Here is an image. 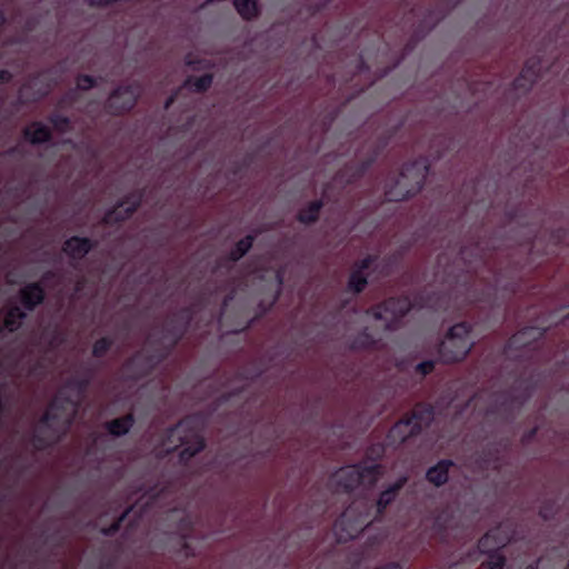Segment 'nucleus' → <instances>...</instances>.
Segmentation results:
<instances>
[{
  "mask_svg": "<svg viewBox=\"0 0 569 569\" xmlns=\"http://www.w3.org/2000/svg\"><path fill=\"white\" fill-rule=\"evenodd\" d=\"M174 100H176V96H174V94L170 96V97L166 100L164 108H166V109H169V108H170V106L174 102Z\"/></svg>",
  "mask_w": 569,
  "mask_h": 569,
  "instance_id": "48",
  "label": "nucleus"
},
{
  "mask_svg": "<svg viewBox=\"0 0 569 569\" xmlns=\"http://www.w3.org/2000/svg\"><path fill=\"white\" fill-rule=\"evenodd\" d=\"M238 171H239V169H238V168H236V169L233 170V173H234V174H237V173H238Z\"/></svg>",
  "mask_w": 569,
  "mask_h": 569,
  "instance_id": "58",
  "label": "nucleus"
},
{
  "mask_svg": "<svg viewBox=\"0 0 569 569\" xmlns=\"http://www.w3.org/2000/svg\"><path fill=\"white\" fill-rule=\"evenodd\" d=\"M379 338L370 332L368 328H365L350 341V349L358 351L375 350L379 343Z\"/></svg>",
  "mask_w": 569,
  "mask_h": 569,
  "instance_id": "28",
  "label": "nucleus"
},
{
  "mask_svg": "<svg viewBox=\"0 0 569 569\" xmlns=\"http://www.w3.org/2000/svg\"><path fill=\"white\" fill-rule=\"evenodd\" d=\"M50 90H51L50 84H47V86L40 88L39 90H37L33 93L32 101H39L42 98L47 97L48 93L50 92Z\"/></svg>",
  "mask_w": 569,
  "mask_h": 569,
  "instance_id": "41",
  "label": "nucleus"
},
{
  "mask_svg": "<svg viewBox=\"0 0 569 569\" xmlns=\"http://www.w3.org/2000/svg\"><path fill=\"white\" fill-rule=\"evenodd\" d=\"M78 100L77 89H70L64 92L57 102V108L59 109H68L72 107Z\"/></svg>",
  "mask_w": 569,
  "mask_h": 569,
  "instance_id": "37",
  "label": "nucleus"
},
{
  "mask_svg": "<svg viewBox=\"0 0 569 569\" xmlns=\"http://www.w3.org/2000/svg\"><path fill=\"white\" fill-rule=\"evenodd\" d=\"M254 240H256V236H253V234H247L246 237L240 239L234 244V247L230 250V252L228 253V256H227L228 261H230V262L239 261L252 248Z\"/></svg>",
  "mask_w": 569,
  "mask_h": 569,
  "instance_id": "31",
  "label": "nucleus"
},
{
  "mask_svg": "<svg viewBox=\"0 0 569 569\" xmlns=\"http://www.w3.org/2000/svg\"><path fill=\"white\" fill-rule=\"evenodd\" d=\"M405 565L400 561H390L385 565L375 567L373 569H403Z\"/></svg>",
  "mask_w": 569,
  "mask_h": 569,
  "instance_id": "42",
  "label": "nucleus"
},
{
  "mask_svg": "<svg viewBox=\"0 0 569 569\" xmlns=\"http://www.w3.org/2000/svg\"><path fill=\"white\" fill-rule=\"evenodd\" d=\"M164 443L177 447L183 446L179 452V461L188 463L196 455L206 447L203 437L194 428V419L184 417L174 426L169 427L164 433Z\"/></svg>",
  "mask_w": 569,
  "mask_h": 569,
  "instance_id": "6",
  "label": "nucleus"
},
{
  "mask_svg": "<svg viewBox=\"0 0 569 569\" xmlns=\"http://www.w3.org/2000/svg\"><path fill=\"white\" fill-rule=\"evenodd\" d=\"M80 401L72 399L69 396L59 392L48 406L46 412L41 416L39 425L51 430L53 433L58 432L56 426H61L68 429L76 417ZM59 436L46 437L42 435L40 428L31 436V443L36 450H46L57 443Z\"/></svg>",
  "mask_w": 569,
  "mask_h": 569,
  "instance_id": "2",
  "label": "nucleus"
},
{
  "mask_svg": "<svg viewBox=\"0 0 569 569\" xmlns=\"http://www.w3.org/2000/svg\"><path fill=\"white\" fill-rule=\"evenodd\" d=\"M471 331V325L466 321L450 327L438 346L439 361L450 365L465 360L475 345L470 337Z\"/></svg>",
  "mask_w": 569,
  "mask_h": 569,
  "instance_id": "7",
  "label": "nucleus"
},
{
  "mask_svg": "<svg viewBox=\"0 0 569 569\" xmlns=\"http://www.w3.org/2000/svg\"><path fill=\"white\" fill-rule=\"evenodd\" d=\"M467 268H471V261H468Z\"/></svg>",
  "mask_w": 569,
  "mask_h": 569,
  "instance_id": "59",
  "label": "nucleus"
},
{
  "mask_svg": "<svg viewBox=\"0 0 569 569\" xmlns=\"http://www.w3.org/2000/svg\"><path fill=\"white\" fill-rule=\"evenodd\" d=\"M435 419V408L430 403L419 402L413 409L399 419L388 431L389 445L399 447L408 439L419 436Z\"/></svg>",
  "mask_w": 569,
  "mask_h": 569,
  "instance_id": "5",
  "label": "nucleus"
},
{
  "mask_svg": "<svg viewBox=\"0 0 569 569\" xmlns=\"http://www.w3.org/2000/svg\"><path fill=\"white\" fill-rule=\"evenodd\" d=\"M546 330L539 327H525L509 338L506 347L507 349L529 348L531 343L542 338Z\"/></svg>",
  "mask_w": 569,
  "mask_h": 569,
  "instance_id": "19",
  "label": "nucleus"
},
{
  "mask_svg": "<svg viewBox=\"0 0 569 569\" xmlns=\"http://www.w3.org/2000/svg\"><path fill=\"white\" fill-rule=\"evenodd\" d=\"M379 156V150H375L368 158L356 163L350 162L343 166L335 176V180L343 186H350L359 181L372 167Z\"/></svg>",
  "mask_w": 569,
  "mask_h": 569,
  "instance_id": "14",
  "label": "nucleus"
},
{
  "mask_svg": "<svg viewBox=\"0 0 569 569\" xmlns=\"http://www.w3.org/2000/svg\"><path fill=\"white\" fill-rule=\"evenodd\" d=\"M323 206L325 202L322 199L313 200L309 202L307 207L300 209L296 218L303 224L316 223L319 220L320 211Z\"/></svg>",
  "mask_w": 569,
  "mask_h": 569,
  "instance_id": "29",
  "label": "nucleus"
},
{
  "mask_svg": "<svg viewBox=\"0 0 569 569\" xmlns=\"http://www.w3.org/2000/svg\"><path fill=\"white\" fill-rule=\"evenodd\" d=\"M526 569H537V568L533 566H528Z\"/></svg>",
  "mask_w": 569,
  "mask_h": 569,
  "instance_id": "57",
  "label": "nucleus"
},
{
  "mask_svg": "<svg viewBox=\"0 0 569 569\" xmlns=\"http://www.w3.org/2000/svg\"><path fill=\"white\" fill-rule=\"evenodd\" d=\"M430 163L426 157L403 164L401 171L389 177L385 184V197L388 201H402L420 192L429 174Z\"/></svg>",
  "mask_w": 569,
  "mask_h": 569,
  "instance_id": "3",
  "label": "nucleus"
},
{
  "mask_svg": "<svg viewBox=\"0 0 569 569\" xmlns=\"http://www.w3.org/2000/svg\"><path fill=\"white\" fill-rule=\"evenodd\" d=\"M430 297L419 292L413 299L409 296L390 297L368 309L367 313L376 320L385 321V329L393 331L398 329L402 318L413 308H433Z\"/></svg>",
  "mask_w": 569,
  "mask_h": 569,
  "instance_id": "4",
  "label": "nucleus"
},
{
  "mask_svg": "<svg viewBox=\"0 0 569 569\" xmlns=\"http://www.w3.org/2000/svg\"><path fill=\"white\" fill-rule=\"evenodd\" d=\"M18 152H19L18 147H12V148H10V149H8V150L6 151V153H7L8 156H13V154H17Z\"/></svg>",
  "mask_w": 569,
  "mask_h": 569,
  "instance_id": "49",
  "label": "nucleus"
},
{
  "mask_svg": "<svg viewBox=\"0 0 569 569\" xmlns=\"http://www.w3.org/2000/svg\"><path fill=\"white\" fill-rule=\"evenodd\" d=\"M376 260L377 256L368 254L355 263L347 283L349 292L359 295L366 289L368 284V276L366 274V271L371 268Z\"/></svg>",
  "mask_w": 569,
  "mask_h": 569,
  "instance_id": "16",
  "label": "nucleus"
},
{
  "mask_svg": "<svg viewBox=\"0 0 569 569\" xmlns=\"http://www.w3.org/2000/svg\"><path fill=\"white\" fill-rule=\"evenodd\" d=\"M276 279H277L278 286L279 287L282 286V283H283V272L281 270L277 271Z\"/></svg>",
  "mask_w": 569,
  "mask_h": 569,
  "instance_id": "46",
  "label": "nucleus"
},
{
  "mask_svg": "<svg viewBox=\"0 0 569 569\" xmlns=\"http://www.w3.org/2000/svg\"><path fill=\"white\" fill-rule=\"evenodd\" d=\"M11 80V72L6 69H0V84L9 83Z\"/></svg>",
  "mask_w": 569,
  "mask_h": 569,
  "instance_id": "43",
  "label": "nucleus"
},
{
  "mask_svg": "<svg viewBox=\"0 0 569 569\" xmlns=\"http://www.w3.org/2000/svg\"><path fill=\"white\" fill-rule=\"evenodd\" d=\"M488 559L481 563L486 569H503L506 565V557L501 550L497 552H490L487 555Z\"/></svg>",
  "mask_w": 569,
  "mask_h": 569,
  "instance_id": "36",
  "label": "nucleus"
},
{
  "mask_svg": "<svg viewBox=\"0 0 569 569\" xmlns=\"http://www.w3.org/2000/svg\"><path fill=\"white\" fill-rule=\"evenodd\" d=\"M476 555H477V550H473L472 552H470V553L468 555V558H472V557H473V556H476Z\"/></svg>",
  "mask_w": 569,
  "mask_h": 569,
  "instance_id": "54",
  "label": "nucleus"
},
{
  "mask_svg": "<svg viewBox=\"0 0 569 569\" xmlns=\"http://www.w3.org/2000/svg\"><path fill=\"white\" fill-rule=\"evenodd\" d=\"M455 466L451 459H441L426 472V479L435 487H441L449 480L450 468Z\"/></svg>",
  "mask_w": 569,
  "mask_h": 569,
  "instance_id": "22",
  "label": "nucleus"
},
{
  "mask_svg": "<svg viewBox=\"0 0 569 569\" xmlns=\"http://www.w3.org/2000/svg\"><path fill=\"white\" fill-rule=\"evenodd\" d=\"M368 523L367 513L356 515L353 506H349L335 521L333 530L338 541L346 542L357 538Z\"/></svg>",
  "mask_w": 569,
  "mask_h": 569,
  "instance_id": "10",
  "label": "nucleus"
},
{
  "mask_svg": "<svg viewBox=\"0 0 569 569\" xmlns=\"http://www.w3.org/2000/svg\"><path fill=\"white\" fill-rule=\"evenodd\" d=\"M27 312L22 310L19 306H11L10 308H8L3 317V325L7 329V332H17L22 327V323L27 319Z\"/></svg>",
  "mask_w": 569,
  "mask_h": 569,
  "instance_id": "27",
  "label": "nucleus"
},
{
  "mask_svg": "<svg viewBox=\"0 0 569 569\" xmlns=\"http://www.w3.org/2000/svg\"><path fill=\"white\" fill-rule=\"evenodd\" d=\"M94 375L96 372L91 367L84 366L80 375L71 377L66 381L64 387L74 391L77 400L81 401L91 386Z\"/></svg>",
  "mask_w": 569,
  "mask_h": 569,
  "instance_id": "20",
  "label": "nucleus"
},
{
  "mask_svg": "<svg viewBox=\"0 0 569 569\" xmlns=\"http://www.w3.org/2000/svg\"><path fill=\"white\" fill-rule=\"evenodd\" d=\"M98 242L88 237L72 236L63 242L62 251L72 260L83 259Z\"/></svg>",
  "mask_w": 569,
  "mask_h": 569,
  "instance_id": "18",
  "label": "nucleus"
},
{
  "mask_svg": "<svg viewBox=\"0 0 569 569\" xmlns=\"http://www.w3.org/2000/svg\"><path fill=\"white\" fill-rule=\"evenodd\" d=\"M114 341L111 337H102L94 341L92 346V356L94 358H102L112 348Z\"/></svg>",
  "mask_w": 569,
  "mask_h": 569,
  "instance_id": "33",
  "label": "nucleus"
},
{
  "mask_svg": "<svg viewBox=\"0 0 569 569\" xmlns=\"http://www.w3.org/2000/svg\"><path fill=\"white\" fill-rule=\"evenodd\" d=\"M6 23V18H4V14L0 11V29L2 28V26Z\"/></svg>",
  "mask_w": 569,
  "mask_h": 569,
  "instance_id": "52",
  "label": "nucleus"
},
{
  "mask_svg": "<svg viewBox=\"0 0 569 569\" xmlns=\"http://www.w3.org/2000/svg\"><path fill=\"white\" fill-rule=\"evenodd\" d=\"M141 88L138 83L119 86L109 96L104 103L106 111L111 116H121L131 111L140 97Z\"/></svg>",
  "mask_w": 569,
  "mask_h": 569,
  "instance_id": "11",
  "label": "nucleus"
},
{
  "mask_svg": "<svg viewBox=\"0 0 569 569\" xmlns=\"http://www.w3.org/2000/svg\"><path fill=\"white\" fill-rule=\"evenodd\" d=\"M401 258V254H393L388 258V262H397Z\"/></svg>",
  "mask_w": 569,
  "mask_h": 569,
  "instance_id": "50",
  "label": "nucleus"
},
{
  "mask_svg": "<svg viewBox=\"0 0 569 569\" xmlns=\"http://www.w3.org/2000/svg\"><path fill=\"white\" fill-rule=\"evenodd\" d=\"M436 368V361L435 360H426L419 362L416 368L415 372L420 375L422 378L430 375Z\"/></svg>",
  "mask_w": 569,
  "mask_h": 569,
  "instance_id": "40",
  "label": "nucleus"
},
{
  "mask_svg": "<svg viewBox=\"0 0 569 569\" xmlns=\"http://www.w3.org/2000/svg\"><path fill=\"white\" fill-rule=\"evenodd\" d=\"M136 422L132 412H129L122 417L112 419L106 422L104 428L113 437H121L127 435Z\"/></svg>",
  "mask_w": 569,
  "mask_h": 569,
  "instance_id": "26",
  "label": "nucleus"
},
{
  "mask_svg": "<svg viewBox=\"0 0 569 569\" xmlns=\"http://www.w3.org/2000/svg\"><path fill=\"white\" fill-rule=\"evenodd\" d=\"M452 520V513L448 507L437 510L432 523V536L440 541H443L448 535V528Z\"/></svg>",
  "mask_w": 569,
  "mask_h": 569,
  "instance_id": "25",
  "label": "nucleus"
},
{
  "mask_svg": "<svg viewBox=\"0 0 569 569\" xmlns=\"http://www.w3.org/2000/svg\"><path fill=\"white\" fill-rule=\"evenodd\" d=\"M558 511L557 501L555 499H545L539 508V517L543 520H551Z\"/></svg>",
  "mask_w": 569,
  "mask_h": 569,
  "instance_id": "35",
  "label": "nucleus"
},
{
  "mask_svg": "<svg viewBox=\"0 0 569 569\" xmlns=\"http://www.w3.org/2000/svg\"><path fill=\"white\" fill-rule=\"evenodd\" d=\"M233 7L244 21H251L260 16L258 0H233Z\"/></svg>",
  "mask_w": 569,
  "mask_h": 569,
  "instance_id": "30",
  "label": "nucleus"
},
{
  "mask_svg": "<svg viewBox=\"0 0 569 569\" xmlns=\"http://www.w3.org/2000/svg\"><path fill=\"white\" fill-rule=\"evenodd\" d=\"M18 297L22 310L33 311L46 300L44 286L40 281L29 282L20 288Z\"/></svg>",
  "mask_w": 569,
  "mask_h": 569,
  "instance_id": "17",
  "label": "nucleus"
},
{
  "mask_svg": "<svg viewBox=\"0 0 569 569\" xmlns=\"http://www.w3.org/2000/svg\"><path fill=\"white\" fill-rule=\"evenodd\" d=\"M58 278V272L57 271H53V270H48L46 271L43 274H42V279L40 282H47V281H50V280H53Z\"/></svg>",
  "mask_w": 569,
  "mask_h": 569,
  "instance_id": "45",
  "label": "nucleus"
},
{
  "mask_svg": "<svg viewBox=\"0 0 569 569\" xmlns=\"http://www.w3.org/2000/svg\"><path fill=\"white\" fill-rule=\"evenodd\" d=\"M142 191L131 192L119 200L116 206L107 210L101 219V223L113 226L123 222L139 209L142 203Z\"/></svg>",
  "mask_w": 569,
  "mask_h": 569,
  "instance_id": "13",
  "label": "nucleus"
},
{
  "mask_svg": "<svg viewBox=\"0 0 569 569\" xmlns=\"http://www.w3.org/2000/svg\"><path fill=\"white\" fill-rule=\"evenodd\" d=\"M517 531L509 521L501 522L496 528L488 530L478 541L477 550L480 553L500 551L509 542L517 540Z\"/></svg>",
  "mask_w": 569,
  "mask_h": 569,
  "instance_id": "12",
  "label": "nucleus"
},
{
  "mask_svg": "<svg viewBox=\"0 0 569 569\" xmlns=\"http://www.w3.org/2000/svg\"><path fill=\"white\" fill-rule=\"evenodd\" d=\"M370 451H371V452H369V456H372V453H375V452H376V448H371V449H370Z\"/></svg>",
  "mask_w": 569,
  "mask_h": 569,
  "instance_id": "56",
  "label": "nucleus"
},
{
  "mask_svg": "<svg viewBox=\"0 0 569 569\" xmlns=\"http://www.w3.org/2000/svg\"><path fill=\"white\" fill-rule=\"evenodd\" d=\"M187 64H188V66H193V64H194V61H193V60H191V59H188V60H187Z\"/></svg>",
  "mask_w": 569,
  "mask_h": 569,
  "instance_id": "55",
  "label": "nucleus"
},
{
  "mask_svg": "<svg viewBox=\"0 0 569 569\" xmlns=\"http://www.w3.org/2000/svg\"><path fill=\"white\" fill-rule=\"evenodd\" d=\"M537 432H538V428L537 427H535L531 430H529L528 432H526L522 436V442L523 443L530 442L536 437Z\"/></svg>",
  "mask_w": 569,
  "mask_h": 569,
  "instance_id": "44",
  "label": "nucleus"
},
{
  "mask_svg": "<svg viewBox=\"0 0 569 569\" xmlns=\"http://www.w3.org/2000/svg\"><path fill=\"white\" fill-rule=\"evenodd\" d=\"M23 138L31 144H42L50 142L52 132L49 127L41 121H33L22 130Z\"/></svg>",
  "mask_w": 569,
  "mask_h": 569,
  "instance_id": "23",
  "label": "nucleus"
},
{
  "mask_svg": "<svg viewBox=\"0 0 569 569\" xmlns=\"http://www.w3.org/2000/svg\"><path fill=\"white\" fill-rule=\"evenodd\" d=\"M48 120L60 132H67L71 127L70 118L58 112L51 113Z\"/></svg>",
  "mask_w": 569,
  "mask_h": 569,
  "instance_id": "34",
  "label": "nucleus"
},
{
  "mask_svg": "<svg viewBox=\"0 0 569 569\" xmlns=\"http://www.w3.org/2000/svg\"><path fill=\"white\" fill-rule=\"evenodd\" d=\"M467 252H468V248L467 247H461L460 250H459L460 259L466 261V262H467V259H466Z\"/></svg>",
  "mask_w": 569,
  "mask_h": 569,
  "instance_id": "47",
  "label": "nucleus"
},
{
  "mask_svg": "<svg viewBox=\"0 0 569 569\" xmlns=\"http://www.w3.org/2000/svg\"><path fill=\"white\" fill-rule=\"evenodd\" d=\"M533 387L529 381H516L509 390L497 395L495 407L505 419L511 420L521 407L531 398Z\"/></svg>",
  "mask_w": 569,
  "mask_h": 569,
  "instance_id": "9",
  "label": "nucleus"
},
{
  "mask_svg": "<svg viewBox=\"0 0 569 569\" xmlns=\"http://www.w3.org/2000/svg\"><path fill=\"white\" fill-rule=\"evenodd\" d=\"M97 86L96 78L89 74H80L77 77V90L88 91Z\"/></svg>",
  "mask_w": 569,
  "mask_h": 569,
  "instance_id": "39",
  "label": "nucleus"
},
{
  "mask_svg": "<svg viewBox=\"0 0 569 569\" xmlns=\"http://www.w3.org/2000/svg\"><path fill=\"white\" fill-rule=\"evenodd\" d=\"M381 475V466L367 461L347 466L333 475L337 487L343 492H351L359 486H373Z\"/></svg>",
  "mask_w": 569,
  "mask_h": 569,
  "instance_id": "8",
  "label": "nucleus"
},
{
  "mask_svg": "<svg viewBox=\"0 0 569 569\" xmlns=\"http://www.w3.org/2000/svg\"><path fill=\"white\" fill-rule=\"evenodd\" d=\"M407 477H400L386 490H383L377 500V513L382 516L386 509L396 500L401 489L407 483Z\"/></svg>",
  "mask_w": 569,
  "mask_h": 569,
  "instance_id": "24",
  "label": "nucleus"
},
{
  "mask_svg": "<svg viewBox=\"0 0 569 569\" xmlns=\"http://www.w3.org/2000/svg\"><path fill=\"white\" fill-rule=\"evenodd\" d=\"M131 508H128L117 520H114L111 525L108 527H104L101 529V533L107 537H112L116 533L119 532L122 522L124 521L126 517L130 512Z\"/></svg>",
  "mask_w": 569,
  "mask_h": 569,
  "instance_id": "38",
  "label": "nucleus"
},
{
  "mask_svg": "<svg viewBox=\"0 0 569 569\" xmlns=\"http://www.w3.org/2000/svg\"><path fill=\"white\" fill-rule=\"evenodd\" d=\"M477 462L483 470L492 469L495 471H499L502 466V457L499 446L497 443H488L478 453Z\"/></svg>",
  "mask_w": 569,
  "mask_h": 569,
  "instance_id": "21",
  "label": "nucleus"
},
{
  "mask_svg": "<svg viewBox=\"0 0 569 569\" xmlns=\"http://www.w3.org/2000/svg\"><path fill=\"white\" fill-rule=\"evenodd\" d=\"M541 78V60L539 57H530L526 60L519 76L513 80L515 90L528 92L533 83Z\"/></svg>",
  "mask_w": 569,
  "mask_h": 569,
  "instance_id": "15",
  "label": "nucleus"
},
{
  "mask_svg": "<svg viewBox=\"0 0 569 569\" xmlns=\"http://www.w3.org/2000/svg\"><path fill=\"white\" fill-rule=\"evenodd\" d=\"M377 456H380L383 452V448L378 446L376 449Z\"/></svg>",
  "mask_w": 569,
  "mask_h": 569,
  "instance_id": "53",
  "label": "nucleus"
},
{
  "mask_svg": "<svg viewBox=\"0 0 569 569\" xmlns=\"http://www.w3.org/2000/svg\"><path fill=\"white\" fill-rule=\"evenodd\" d=\"M213 82V76L206 73L200 77H188L183 87L191 89L193 92L203 93L209 90Z\"/></svg>",
  "mask_w": 569,
  "mask_h": 569,
  "instance_id": "32",
  "label": "nucleus"
},
{
  "mask_svg": "<svg viewBox=\"0 0 569 569\" xmlns=\"http://www.w3.org/2000/svg\"><path fill=\"white\" fill-rule=\"evenodd\" d=\"M192 320V310L189 307L182 308L177 316V319H170L162 326V336L169 345L161 350L151 353L143 351L136 352L124 363L126 371L133 379H141L148 377L160 365L176 346L183 338L190 322Z\"/></svg>",
  "mask_w": 569,
  "mask_h": 569,
  "instance_id": "1",
  "label": "nucleus"
},
{
  "mask_svg": "<svg viewBox=\"0 0 569 569\" xmlns=\"http://www.w3.org/2000/svg\"><path fill=\"white\" fill-rule=\"evenodd\" d=\"M4 332H7V329L2 322L0 323V339L4 337Z\"/></svg>",
  "mask_w": 569,
  "mask_h": 569,
  "instance_id": "51",
  "label": "nucleus"
}]
</instances>
